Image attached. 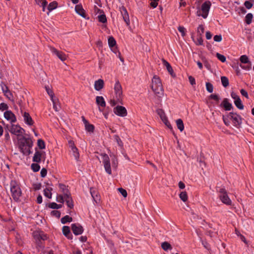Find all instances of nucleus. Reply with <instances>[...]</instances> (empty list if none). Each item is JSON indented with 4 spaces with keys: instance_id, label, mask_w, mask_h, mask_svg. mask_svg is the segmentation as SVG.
<instances>
[{
    "instance_id": "f257e3e1",
    "label": "nucleus",
    "mask_w": 254,
    "mask_h": 254,
    "mask_svg": "<svg viewBox=\"0 0 254 254\" xmlns=\"http://www.w3.org/2000/svg\"><path fill=\"white\" fill-rule=\"evenodd\" d=\"M33 145L31 139L23 137L18 140V146L21 152L26 155L31 153L30 149Z\"/></svg>"
},
{
    "instance_id": "f03ea898",
    "label": "nucleus",
    "mask_w": 254,
    "mask_h": 254,
    "mask_svg": "<svg viewBox=\"0 0 254 254\" xmlns=\"http://www.w3.org/2000/svg\"><path fill=\"white\" fill-rule=\"evenodd\" d=\"M10 186L11 196L14 200L16 202L20 201L22 191L19 183L15 180H12L10 183Z\"/></svg>"
},
{
    "instance_id": "7ed1b4c3",
    "label": "nucleus",
    "mask_w": 254,
    "mask_h": 254,
    "mask_svg": "<svg viewBox=\"0 0 254 254\" xmlns=\"http://www.w3.org/2000/svg\"><path fill=\"white\" fill-rule=\"evenodd\" d=\"M151 88L155 95L158 97H162L164 90L160 78L156 75L154 76L151 84Z\"/></svg>"
},
{
    "instance_id": "20e7f679",
    "label": "nucleus",
    "mask_w": 254,
    "mask_h": 254,
    "mask_svg": "<svg viewBox=\"0 0 254 254\" xmlns=\"http://www.w3.org/2000/svg\"><path fill=\"white\" fill-rule=\"evenodd\" d=\"M211 6V3L209 0H206L203 2L200 8H197L196 15L201 16L203 18H207L208 13Z\"/></svg>"
},
{
    "instance_id": "39448f33",
    "label": "nucleus",
    "mask_w": 254,
    "mask_h": 254,
    "mask_svg": "<svg viewBox=\"0 0 254 254\" xmlns=\"http://www.w3.org/2000/svg\"><path fill=\"white\" fill-rule=\"evenodd\" d=\"M5 128L12 134L17 136H22L25 132V130L22 128L19 125L13 124L9 125L4 124Z\"/></svg>"
},
{
    "instance_id": "423d86ee",
    "label": "nucleus",
    "mask_w": 254,
    "mask_h": 254,
    "mask_svg": "<svg viewBox=\"0 0 254 254\" xmlns=\"http://www.w3.org/2000/svg\"><path fill=\"white\" fill-rule=\"evenodd\" d=\"M218 191L219 192V196L221 201L226 205H230L232 204V201L228 196L225 189L220 188Z\"/></svg>"
},
{
    "instance_id": "0eeeda50",
    "label": "nucleus",
    "mask_w": 254,
    "mask_h": 254,
    "mask_svg": "<svg viewBox=\"0 0 254 254\" xmlns=\"http://www.w3.org/2000/svg\"><path fill=\"white\" fill-rule=\"evenodd\" d=\"M103 163L106 172L109 175L112 174L110 161L109 156L106 154H102Z\"/></svg>"
},
{
    "instance_id": "6e6552de",
    "label": "nucleus",
    "mask_w": 254,
    "mask_h": 254,
    "mask_svg": "<svg viewBox=\"0 0 254 254\" xmlns=\"http://www.w3.org/2000/svg\"><path fill=\"white\" fill-rule=\"evenodd\" d=\"M49 48L52 54L56 55L62 61L64 62L67 59L66 55L62 51L58 50L54 47L50 46Z\"/></svg>"
},
{
    "instance_id": "1a4fd4ad",
    "label": "nucleus",
    "mask_w": 254,
    "mask_h": 254,
    "mask_svg": "<svg viewBox=\"0 0 254 254\" xmlns=\"http://www.w3.org/2000/svg\"><path fill=\"white\" fill-rule=\"evenodd\" d=\"M157 113L159 116L162 122L165 124V125L170 129H172V127L170 124V122L168 121L167 117L166 116V114L164 111L161 109H159L157 110Z\"/></svg>"
},
{
    "instance_id": "9d476101",
    "label": "nucleus",
    "mask_w": 254,
    "mask_h": 254,
    "mask_svg": "<svg viewBox=\"0 0 254 254\" xmlns=\"http://www.w3.org/2000/svg\"><path fill=\"white\" fill-rule=\"evenodd\" d=\"M1 90L4 95L9 100L13 101V96L11 91L9 90L7 85L3 82H1L0 84Z\"/></svg>"
},
{
    "instance_id": "9b49d317",
    "label": "nucleus",
    "mask_w": 254,
    "mask_h": 254,
    "mask_svg": "<svg viewBox=\"0 0 254 254\" xmlns=\"http://www.w3.org/2000/svg\"><path fill=\"white\" fill-rule=\"evenodd\" d=\"M240 61L242 64H247L246 65H240V66L245 69L250 70L251 68V62L250 61L248 57L246 55H242L240 58Z\"/></svg>"
},
{
    "instance_id": "f8f14e48",
    "label": "nucleus",
    "mask_w": 254,
    "mask_h": 254,
    "mask_svg": "<svg viewBox=\"0 0 254 254\" xmlns=\"http://www.w3.org/2000/svg\"><path fill=\"white\" fill-rule=\"evenodd\" d=\"M114 90L116 96V98L119 102H121L122 95V88L119 81H117L114 86Z\"/></svg>"
},
{
    "instance_id": "ddd939ff",
    "label": "nucleus",
    "mask_w": 254,
    "mask_h": 254,
    "mask_svg": "<svg viewBox=\"0 0 254 254\" xmlns=\"http://www.w3.org/2000/svg\"><path fill=\"white\" fill-rule=\"evenodd\" d=\"M114 113L121 117H125L127 115V111L126 109L121 106H117L114 108Z\"/></svg>"
},
{
    "instance_id": "4468645a",
    "label": "nucleus",
    "mask_w": 254,
    "mask_h": 254,
    "mask_svg": "<svg viewBox=\"0 0 254 254\" xmlns=\"http://www.w3.org/2000/svg\"><path fill=\"white\" fill-rule=\"evenodd\" d=\"M4 117L9 121L10 124L15 123L17 121L15 115L11 111H6L4 113Z\"/></svg>"
},
{
    "instance_id": "2eb2a0df",
    "label": "nucleus",
    "mask_w": 254,
    "mask_h": 254,
    "mask_svg": "<svg viewBox=\"0 0 254 254\" xmlns=\"http://www.w3.org/2000/svg\"><path fill=\"white\" fill-rule=\"evenodd\" d=\"M22 116L23 118L24 123L29 126H31L34 124V121L30 116L29 114L26 112H23L21 111Z\"/></svg>"
},
{
    "instance_id": "dca6fc26",
    "label": "nucleus",
    "mask_w": 254,
    "mask_h": 254,
    "mask_svg": "<svg viewBox=\"0 0 254 254\" xmlns=\"http://www.w3.org/2000/svg\"><path fill=\"white\" fill-rule=\"evenodd\" d=\"M120 11L121 13L124 21L126 23L127 25H129L130 23V20L127 9L125 6H122V7H120Z\"/></svg>"
},
{
    "instance_id": "f3484780",
    "label": "nucleus",
    "mask_w": 254,
    "mask_h": 254,
    "mask_svg": "<svg viewBox=\"0 0 254 254\" xmlns=\"http://www.w3.org/2000/svg\"><path fill=\"white\" fill-rule=\"evenodd\" d=\"M71 230L75 235H80L83 232V227L78 223L72 224L71 225Z\"/></svg>"
},
{
    "instance_id": "a211bd4d",
    "label": "nucleus",
    "mask_w": 254,
    "mask_h": 254,
    "mask_svg": "<svg viewBox=\"0 0 254 254\" xmlns=\"http://www.w3.org/2000/svg\"><path fill=\"white\" fill-rule=\"evenodd\" d=\"M45 152L42 151H36L33 157V161L36 163L41 162L42 158L44 157Z\"/></svg>"
},
{
    "instance_id": "6ab92c4d",
    "label": "nucleus",
    "mask_w": 254,
    "mask_h": 254,
    "mask_svg": "<svg viewBox=\"0 0 254 254\" xmlns=\"http://www.w3.org/2000/svg\"><path fill=\"white\" fill-rule=\"evenodd\" d=\"M229 115L235 126H237L241 124V118L239 115L234 113H230Z\"/></svg>"
},
{
    "instance_id": "aec40b11",
    "label": "nucleus",
    "mask_w": 254,
    "mask_h": 254,
    "mask_svg": "<svg viewBox=\"0 0 254 254\" xmlns=\"http://www.w3.org/2000/svg\"><path fill=\"white\" fill-rule=\"evenodd\" d=\"M96 103L99 106V110L100 111H103V109L101 108H104L106 106V102L104 98L102 96H97L96 97Z\"/></svg>"
},
{
    "instance_id": "412c9836",
    "label": "nucleus",
    "mask_w": 254,
    "mask_h": 254,
    "mask_svg": "<svg viewBox=\"0 0 254 254\" xmlns=\"http://www.w3.org/2000/svg\"><path fill=\"white\" fill-rule=\"evenodd\" d=\"M108 42L109 44V46L111 48V50L116 53L117 51V49L116 47H114L116 45V41L114 38L112 36H110L108 38Z\"/></svg>"
},
{
    "instance_id": "4be33fe9",
    "label": "nucleus",
    "mask_w": 254,
    "mask_h": 254,
    "mask_svg": "<svg viewBox=\"0 0 254 254\" xmlns=\"http://www.w3.org/2000/svg\"><path fill=\"white\" fill-rule=\"evenodd\" d=\"M64 200L67 206L70 208L73 207V202L70 193H65L64 195Z\"/></svg>"
},
{
    "instance_id": "5701e85b",
    "label": "nucleus",
    "mask_w": 254,
    "mask_h": 254,
    "mask_svg": "<svg viewBox=\"0 0 254 254\" xmlns=\"http://www.w3.org/2000/svg\"><path fill=\"white\" fill-rule=\"evenodd\" d=\"M33 237L37 245V247H42V243L40 240V233L38 231H34L33 233Z\"/></svg>"
},
{
    "instance_id": "b1692460",
    "label": "nucleus",
    "mask_w": 254,
    "mask_h": 254,
    "mask_svg": "<svg viewBox=\"0 0 254 254\" xmlns=\"http://www.w3.org/2000/svg\"><path fill=\"white\" fill-rule=\"evenodd\" d=\"M90 193L93 200L96 202V203L100 202V198L98 195V193L97 190L94 188L90 189Z\"/></svg>"
},
{
    "instance_id": "393cba45",
    "label": "nucleus",
    "mask_w": 254,
    "mask_h": 254,
    "mask_svg": "<svg viewBox=\"0 0 254 254\" xmlns=\"http://www.w3.org/2000/svg\"><path fill=\"white\" fill-rule=\"evenodd\" d=\"M104 82L103 79H99L95 81L94 88L97 91L101 90L104 87Z\"/></svg>"
},
{
    "instance_id": "a878e982",
    "label": "nucleus",
    "mask_w": 254,
    "mask_h": 254,
    "mask_svg": "<svg viewBox=\"0 0 254 254\" xmlns=\"http://www.w3.org/2000/svg\"><path fill=\"white\" fill-rule=\"evenodd\" d=\"M221 106L223 107L226 111H230L233 108L232 104L228 102L227 98L224 99Z\"/></svg>"
},
{
    "instance_id": "bb28decb",
    "label": "nucleus",
    "mask_w": 254,
    "mask_h": 254,
    "mask_svg": "<svg viewBox=\"0 0 254 254\" xmlns=\"http://www.w3.org/2000/svg\"><path fill=\"white\" fill-rule=\"evenodd\" d=\"M76 12L83 17H85V11L81 4H77L75 7Z\"/></svg>"
},
{
    "instance_id": "cd10ccee",
    "label": "nucleus",
    "mask_w": 254,
    "mask_h": 254,
    "mask_svg": "<svg viewBox=\"0 0 254 254\" xmlns=\"http://www.w3.org/2000/svg\"><path fill=\"white\" fill-rule=\"evenodd\" d=\"M64 235L68 239H71V234L70 231V228L68 226H64L62 229Z\"/></svg>"
},
{
    "instance_id": "c85d7f7f",
    "label": "nucleus",
    "mask_w": 254,
    "mask_h": 254,
    "mask_svg": "<svg viewBox=\"0 0 254 254\" xmlns=\"http://www.w3.org/2000/svg\"><path fill=\"white\" fill-rule=\"evenodd\" d=\"M163 64L166 67L168 72L172 75L173 74V70L170 64L164 59L162 60Z\"/></svg>"
},
{
    "instance_id": "c756f323",
    "label": "nucleus",
    "mask_w": 254,
    "mask_h": 254,
    "mask_svg": "<svg viewBox=\"0 0 254 254\" xmlns=\"http://www.w3.org/2000/svg\"><path fill=\"white\" fill-rule=\"evenodd\" d=\"M57 6H58V3L55 1L50 3V4H49V5L48 6V9L49 10V12L47 13V14L49 15V12L50 11H51L52 10L56 8L57 7Z\"/></svg>"
},
{
    "instance_id": "7c9ffc66",
    "label": "nucleus",
    "mask_w": 254,
    "mask_h": 254,
    "mask_svg": "<svg viewBox=\"0 0 254 254\" xmlns=\"http://www.w3.org/2000/svg\"><path fill=\"white\" fill-rule=\"evenodd\" d=\"M176 125L178 128L181 131H182L184 129V125L182 119H178L176 121Z\"/></svg>"
},
{
    "instance_id": "2f4dec72",
    "label": "nucleus",
    "mask_w": 254,
    "mask_h": 254,
    "mask_svg": "<svg viewBox=\"0 0 254 254\" xmlns=\"http://www.w3.org/2000/svg\"><path fill=\"white\" fill-rule=\"evenodd\" d=\"M162 248L164 251H167L168 250H171L172 249V247L171 245L168 242H165L162 243L161 244Z\"/></svg>"
},
{
    "instance_id": "473e14b6",
    "label": "nucleus",
    "mask_w": 254,
    "mask_h": 254,
    "mask_svg": "<svg viewBox=\"0 0 254 254\" xmlns=\"http://www.w3.org/2000/svg\"><path fill=\"white\" fill-rule=\"evenodd\" d=\"M234 104L239 109L243 110L244 109V105L241 99H237V100L234 101Z\"/></svg>"
},
{
    "instance_id": "72a5a7b5",
    "label": "nucleus",
    "mask_w": 254,
    "mask_h": 254,
    "mask_svg": "<svg viewBox=\"0 0 254 254\" xmlns=\"http://www.w3.org/2000/svg\"><path fill=\"white\" fill-rule=\"evenodd\" d=\"M221 80L222 84L224 87H226L229 85V80L227 77L221 76Z\"/></svg>"
},
{
    "instance_id": "f704fd0d",
    "label": "nucleus",
    "mask_w": 254,
    "mask_h": 254,
    "mask_svg": "<svg viewBox=\"0 0 254 254\" xmlns=\"http://www.w3.org/2000/svg\"><path fill=\"white\" fill-rule=\"evenodd\" d=\"M73 155L76 160H78L79 158V153L78 151V149L76 147L72 148L71 150Z\"/></svg>"
},
{
    "instance_id": "c9c22d12",
    "label": "nucleus",
    "mask_w": 254,
    "mask_h": 254,
    "mask_svg": "<svg viewBox=\"0 0 254 254\" xmlns=\"http://www.w3.org/2000/svg\"><path fill=\"white\" fill-rule=\"evenodd\" d=\"M45 89L47 93L50 96L51 100H53V99H54V93L52 90L50 89V88L49 86H46Z\"/></svg>"
},
{
    "instance_id": "e433bc0d",
    "label": "nucleus",
    "mask_w": 254,
    "mask_h": 254,
    "mask_svg": "<svg viewBox=\"0 0 254 254\" xmlns=\"http://www.w3.org/2000/svg\"><path fill=\"white\" fill-rule=\"evenodd\" d=\"M51 190L52 188L45 189L44 190V195L49 198H51L52 197Z\"/></svg>"
},
{
    "instance_id": "4c0bfd02",
    "label": "nucleus",
    "mask_w": 254,
    "mask_h": 254,
    "mask_svg": "<svg viewBox=\"0 0 254 254\" xmlns=\"http://www.w3.org/2000/svg\"><path fill=\"white\" fill-rule=\"evenodd\" d=\"M253 18V15L252 13H249L247 14L245 17V21L246 23L250 24L252 22Z\"/></svg>"
},
{
    "instance_id": "58836bf2",
    "label": "nucleus",
    "mask_w": 254,
    "mask_h": 254,
    "mask_svg": "<svg viewBox=\"0 0 254 254\" xmlns=\"http://www.w3.org/2000/svg\"><path fill=\"white\" fill-rule=\"evenodd\" d=\"M180 198L184 202L187 201L188 200V195L186 191H182L179 195Z\"/></svg>"
},
{
    "instance_id": "ea45409f",
    "label": "nucleus",
    "mask_w": 254,
    "mask_h": 254,
    "mask_svg": "<svg viewBox=\"0 0 254 254\" xmlns=\"http://www.w3.org/2000/svg\"><path fill=\"white\" fill-rule=\"evenodd\" d=\"M72 218L68 215H66L61 219V222L63 224H65L67 222H70L72 221Z\"/></svg>"
},
{
    "instance_id": "a19ab883",
    "label": "nucleus",
    "mask_w": 254,
    "mask_h": 254,
    "mask_svg": "<svg viewBox=\"0 0 254 254\" xmlns=\"http://www.w3.org/2000/svg\"><path fill=\"white\" fill-rule=\"evenodd\" d=\"M49 207L52 209H59L62 207V205L58 204L56 202H52L49 204Z\"/></svg>"
},
{
    "instance_id": "79ce46f5",
    "label": "nucleus",
    "mask_w": 254,
    "mask_h": 254,
    "mask_svg": "<svg viewBox=\"0 0 254 254\" xmlns=\"http://www.w3.org/2000/svg\"><path fill=\"white\" fill-rule=\"evenodd\" d=\"M37 145L41 149H43L45 148V142L42 139H40L38 140Z\"/></svg>"
},
{
    "instance_id": "37998d69",
    "label": "nucleus",
    "mask_w": 254,
    "mask_h": 254,
    "mask_svg": "<svg viewBox=\"0 0 254 254\" xmlns=\"http://www.w3.org/2000/svg\"><path fill=\"white\" fill-rule=\"evenodd\" d=\"M31 167L32 170L35 172H38L40 169V165L37 163L32 164Z\"/></svg>"
},
{
    "instance_id": "c03bdc74",
    "label": "nucleus",
    "mask_w": 254,
    "mask_h": 254,
    "mask_svg": "<svg viewBox=\"0 0 254 254\" xmlns=\"http://www.w3.org/2000/svg\"><path fill=\"white\" fill-rule=\"evenodd\" d=\"M85 129L89 132H93L94 131V127L93 125L88 123L85 126Z\"/></svg>"
},
{
    "instance_id": "a18cd8bd",
    "label": "nucleus",
    "mask_w": 254,
    "mask_h": 254,
    "mask_svg": "<svg viewBox=\"0 0 254 254\" xmlns=\"http://www.w3.org/2000/svg\"><path fill=\"white\" fill-rule=\"evenodd\" d=\"M114 139L116 140L119 146L122 147L123 146V143L120 137L118 135H115L114 136Z\"/></svg>"
},
{
    "instance_id": "49530a36",
    "label": "nucleus",
    "mask_w": 254,
    "mask_h": 254,
    "mask_svg": "<svg viewBox=\"0 0 254 254\" xmlns=\"http://www.w3.org/2000/svg\"><path fill=\"white\" fill-rule=\"evenodd\" d=\"M216 56L218 58V59L220 60L221 62L224 63L226 62V59L224 55H221L218 53H217L216 54Z\"/></svg>"
},
{
    "instance_id": "de8ad7c7",
    "label": "nucleus",
    "mask_w": 254,
    "mask_h": 254,
    "mask_svg": "<svg viewBox=\"0 0 254 254\" xmlns=\"http://www.w3.org/2000/svg\"><path fill=\"white\" fill-rule=\"evenodd\" d=\"M206 87L207 91H208L209 93H212L213 92V86L211 83L207 82L206 83Z\"/></svg>"
},
{
    "instance_id": "09e8293b",
    "label": "nucleus",
    "mask_w": 254,
    "mask_h": 254,
    "mask_svg": "<svg viewBox=\"0 0 254 254\" xmlns=\"http://www.w3.org/2000/svg\"><path fill=\"white\" fill-rule=\"evenodd\" d=\"M59 187L61 190H62V192H63L64 194V195L65 193H69L68 190L66 188V187L63 184H60Z\"/></svg>"
},
{
    "instance_id": "8fccbe9b",
    "label": "nucleus",
    "mask_w": 254,
    "mask_h": 254,
    "mask_svg": "<svg viewBox=\"0 0 254 254\" xmlns=\"http://www.w3.org/2000/svg\"><path fill=\"white\" fill-rule=\"evenodd\" d=\"M178 29L179 31L181 33L183 37H184L186 35V29L184 27L179 26Z\"/></svg>"
},
{
    "instance_id": "3c124183",
    "label": "nucleus",
    "mask_w": 254,
    "mask_h": 254,
    "mask_svg": "<svg viewBox=\"0 0 254 254\" xmlns=\"http://www.w3.org/2000/svg\"><path fill=\"white\" fill-rule=\"evenodd\" d=\"M98 20L102 23H105L107 21L106 16L104 14L98 16Z\"/></svg>"
},
{
    "instance_id": "603ef678",
    "label": "nucleus",
    "mask_w": 254,
    "mask_h": 254,
    "mask_svg": "<svg viewBox=\"0 0 254 254\" xmlns=\"http://www.w3.org/2000/svg\"><path fill=\"white\" fill-rule=\"evenodd\" d=\"M118 190L124 197H126L127 196V193L126 190L121 188L118 189Z\"/></svg>"
},
{
    "instance_id": "864d4df0",
    "label": "nucleus",
    "mask_w": 254,
    "mask_h": 254,
    "mask_svg": "<svg viewBox=\"0 0 254 254\" xmlns=\"http://www.w3.org/2000/svg\"><path fill=\"white\" fill-rule=\"evenodd\" d=\"M64 194L63 195H58L57 196V201L59 202H61L63 203L64 201Z\"/></svg>"
},
{
    "instance_id": "5fc2aeb1",
    "label": "nucleus",
    "mask_w": 254,
    "mask_h": 254,
    "mask_svg": "<svg viewBox=\"0 0 254 254\" xmlns=\"http://www.w3.org/2000/svg\"><path fill=\"white\" fill-rule=\"evenodd\" d=\"M8 107L7 105L4 103H1L0 104V110L4 111L8 109Z\"/></svg>"
},
{
    "instance_id": "6e6d98bb",
    "label": "nucleus",
    "mask_w": 254,
    "mask_h": 254,
    "mask_svg": "<svg viewBox=\"0 0 254 254\" xmlns=\"http://www.w3.org/2000/svg\"><path fill=\"white\" fill-rule=\"evenodd\" d=\"M204 27L202 25H200L198 26L197 28V33H199V34L201 35L202 33L204 32Z\"/></svg>"
},
{
    "instance_id": "4d7b16f0",
    "label": "nucleus",
    "mask_w": 254,
    "mask_h": 254,
    "mask_svg": "<svg viewBox=\"0 0 254 254\" xmlns=\"http://www.w3.org/2000/svg\"><path fill=\"white\" fill-rule=\"evenodd\" d=\"M158 1L159 0H151L150 5L153 8L156 7Z\"/></svg>"
},
{
    "instance_id": "13d9d810",
    "label": "nucleus",
    "mask_w": 254,
    "mask_h": 254,
    "mask_svg": "<svg viewBox=\"0 0 254 254\" xmlns=\"http://www.w3.org/2000/svg\"><path fill=\"white\" fill-rule=\"evenodd\" d=\"M244 5L248 9L251 8L253 5V3L249 1H246L244 3Z\"/></svg>"
},
{
    "instance_id": "bf43d9fd",
    "label": "nucleus",
    "mask_w": 254,
    "mask_h": 254,
    "mask_svg": "<svg viewBox=\"0 0 254 254\" xmlns=\"http://www.w3.org/2000/svg\"><path fill=\"white\" fill-rule=\"evenodd\" d=\"M51 214L53 216H55L56 217L59 218L61 215V213L58 210H53L51 212Z\"/></svg>"
},
{
    "instance_id": "052dcab7",
    "label": "nucleus",
    "mask_w": 254,
    "mask_h": 254,
    "mask_svg": "<svg viewBox=\"0 0 254 254\" xmlns=\"http://www.w3.org/2000/svg\"><path fill=\"white\" fill-rule=\"evenodd\" d=\"M53 104V108L56 112L59 111V108L58 105L56 104V100L54 99L53 100H52Z\"/></svg>"
},
{
    "instance_id": "680f3d73",
    "label": "nucleus",
    "mask_w": 254,
    "mask_h": 254,
    "mask_svg": "<svg viewBox=\"0 0 254 254\" xmlns=\"http://www.w3.org/2000/svg\"><path fill=\"white\" fill-rule=\"evenodd\" d=\"M47 171L45 168H42L41 170L40 175L42 178L45 177L47 175Z\"/></svg>"
},
{
    "instance_id": "e2e57ef3",
    "label": "nucleus",
    "mask_w": 254,
    "mask_h": 254,
    "mask_svg": "<svg viewBox=\"0 0 254 254\" xmlns=\"http://www.w3.org/2000/svg\"><path fill=\"white\" fill-rule=\"evenodd\" d=\"M213 39L215 41L218 42L221 41V40L222 39V36L221 35H217L214 36Z\"/></svg>"
},
{
    "instance_id": "0e129e2a",
    "label": "nucleus",
    "mask_w": 254,
    "mask_h": 254,
    "mask_svg": "<svg viewBox=\"0 0 254 254\" xmlns=\"http://www.w3.org/2000/svg\"><path fill=\"white\" fill-rule=\"evenodd\" d=\"M189 80L191 85H195V80L192 76H189Z\"/></svg>"
},
{
    "instance_id": "69168bd1",
    "label": "nucleus",
    "mask_w": 254,
    "mask_h": 254,
    "mask_svg": "<svg viewBox=\"0 0 254 254\" xmlns=\"http://www.w3.org/2000/svg\"><path fill=\"white\" fill-rule=\"evenodd\" d=\"M120 102H119L117 100V98H116V100L115 99H112L110 101V104L111 105V106L113 107L115 106L118 103H120Z\"/></svg>"
},
{
    "instance_id": "338daca9",
    "label": "nucleus",
    "mask_w": 254,
    "mask_h": 254,
    "mask_svg": "<svg viewBox=\"0 0 254 254\" xmlns=\"http://www.w3.org/2000/svg\"><path fill=\"white\" fill-rule=\"evenodd\" d=\"M231 96L232 98L234 99V101L237 100V99H240L239 96H238L237 94L234 92H232L231 93Z\"/></svg>"
},
{
    "instance_id": "774afa93",
    "label": "nucleus",
    "mask_w": 254,
    "mask_h": 254,
    "mask_svg": "<svg viewBox=\"0 0 254 254\" xmlns=\"http://www.w3.org/2000/svg\"><path fill=\"white\" fill-rule=\"evenodd\" d=\"M240 92L241 93V94L245 96V97H246L247 98H249V96H248V94L247 93V92L244 89H242L240 90Z\"/></svg>"
}]
</instances>
